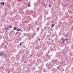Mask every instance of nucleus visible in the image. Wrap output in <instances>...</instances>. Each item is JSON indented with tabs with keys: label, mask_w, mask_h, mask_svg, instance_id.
<instances>
[{
	"label": "nucleus",
	"mask_w": 73,
	"mask_h": 73,
	"mask_svg": "<svg viewBox=\"0 0 73 73\" xmlns=\"http://www.w3.org/2000/svg\"><path fill=\"white\" fill-rule=\"evenodd\" d=\"M41 4H42V5H43V6H45V3L43 1L42 2Z\"/></svg>",
	"instance_id": "obj_1"
},
{
	"label": "nucleus",
	"mask_w": 73,
	"mask_h": 73,
	"mask_svg": "<svg viewBox=\"0 0 73 73\" xmlns=\"http://www.w3.org/2000/svg\"><path fill=\"white\" fill-rule=\"evenodd\" d=\"M1 5H4V2H2V3H1Z\"/></svg>",
	"instance_id": "obj_2"
},
{
	"label": "nucleus",
	"mask_w": 73,
	"mask_h": 73,
	"mask_svg": "<svg viewBox=\"0 0 73 73\" xmlns=\"http://www.w3.org/2000/svg\"><path fill=\"white\" fill-rule=\"evenodd\" d=\"M14 28V30H16L17 29V28L16 27H13Z\"/></svg>",
	"instance_id": "obj_3"
},
{
	"label": "nucleus",
	"mask_w": 73,
	"mask_h": 73,
	"mask_svg": "<svg viewBox=\"0 0 73 73\" xmlns=\"http://www.w3.org/2000/svg\"><path fill=\"white\" fill-rule=\"evenodd\" d=\"M9 28H12V25H10V26L8 27Z\"/></svg>",
	"instance_id": "obj_4"
},
{
	"label": "nucleus",
	"mask_w": 73,
	"mask_h": 73,
	"mask_svg": "<svg viewBox=\"0 0 73 73\" xmlns=\"http://www.w3.org/2000/svg\"><path fill=\"white\" fill-rule=\"evenodd\" d=\"M29 6H31V5H30V2H29L28 3Z\"/></svg>",
	"instance_id": "obj_5"
},
{
	"label": "nucleus",
	"mask_w": 73,
	"mask_h": 73,
	"mask_svg": "<svg viewBox=\"0 0 73 73\" xmlns=\"http://www.w3.org/2000/svg\"><path fill=\"white\" fill-rule=\"evenodd\" d=\"M48 7H49V8H50V7H52V6H51V5H50L49 4L48 5Z\"/></svg>",
	"instance_id": "obj_6"
},
{
	"label": "nucleus",
	"mask_w": 73,
	"mask_h": 73,
	"mask_svg": "<svg viewBox=\"0 0 73 73\" xmlns=\"http://www.w3.org/2000/svg\"><path fill=\"white\" fill-rule=\"evenodd\" d=\"M0 56H2V54H3V53H2L1 52H0Z\"/></svg>",
	"instance_id": "obj_7"
},
{
	"label": "nucleus",
	"mask_w": 73,
	"mask_h": 73,
	"mask_svg": "<svg viewBox=\"0 0 73 73\" xmlns=\"http://www.w3.org/2000/svg\"><path fill=\"white\" fill-rule=\"evenodd\" d=\"M17 31H18V32L20 31V30L18 29H17Z\"/></svg>",
	"instance_id": "obj_8"
},
{
	"label": "nucleus",
	"mask_w": 73,
	"mask_h": 73,
	"mask_svg": "<svg viewBox=\"0 0 73 73\" xmlns=\"http://www.w3.org/2000/svg\"><path fill=\"white\" fill-rule=\"evenodd\" d=\"M54 27V24H52V27Z\"/></svg>",
	"instance_id": "obj_9"
},
{
	"label": "nucleus",
	"mask_w": 73,
	"mask_h": 73,
	"mask_svg": "<svg viewBox=\"0 0 73 73\" xmlns=\"http://www.w3.org/2000/svg\"><path fill=\"white\" fill-rule=\"evenodd\" d=\"M7 29H6L7 30H9V28H8V27H7Z\"/></svg>",
	"instance_id": "obj_10"
},
{
	"label": "nucleus",
	"mask_w": 73,
	"mask_h": 73,
	"mask_svg": "<svg viewBox=\"0 0 73 73\" xmlns=\"http://www.w3.org/2000/svg\"><path fill=\"white\" fill-rule=\"evenodd\" d=\"M61 40H62V41H64V40H65V39H62V38H61Z\"/></svg>",
	"instance_id": "obj_11"
},
{
	"label": "nucleus",
	"mask_w": 73,
	"mask_h": 73,
	"mask_svg": "<svg viewBox=\"0 0 73 73\" xmlns=\"http://www.w3.org/2000/svg\"><path fill=\"white\" fill-rule=\"evenodd\" d=\"M39 61H40V60H37V62L38 63L39 62Z\"/></svg>",
	"instance_id": "obj_12"
},
{
	"label": "nucleus",
	"mask_w": 73,
	"mask_h": 73,
	"mask_svg": "<svg viewBox=\"0 0 73 73\" xmlns=\"http://www.w3.org/2000/svg\"><path fill=\"white\" fill-rule=\"evenodd\" d=\"M31 13H33V10H31Z\"/></svg>",
	"instance_id": "obj_13"
},
{
	"label": "nucleus",
	"mask_w": 73,
	"mask_h": 73,
	"mask_svg": "<svg viewBox=\"0 0 73 73\" xmlns=\"http://www.w3.org/2000/svg\"><path fill=\"white\" fill-rule=\"evenodd\" d=\"M65 41H67V40H68V39H65Z\"/></svg>",
	"instance_id": "obj_14"
},
{
	"label": "nucleus",
	"mask_w": 73,
	"mask_h": 73,
	"mask_svg": "<svg viewBox=\"0 0 73 73\" xmlns=\"http://www.w3.org/2000/svg\"><path fill=\"white\" fill-rule=\"evenodd\" d=\"M23 42H21L20 44H23Z\"/></svg>",
	"instance_id": "obj_15"
},
{
	"label": "nucleus",
	"mask_w": 73,
	"mask_h": 73,
	"mask_svg": "<svg viewBox=\"0 0 73 73\" xmlns=\"http://www.w3.org/2000/svg\"><path fill=\"white\" fill-rule=\"evenodd\" d=\"M40 0H38V3H39V2H40Z\"/></svg>",
	"instance_id": "obj_16"
},
{
	"label": "nucleus",
	"mask_w": 73,
	"mask_h": 73,
	"mask_svg": "<svg viewBox=\"0 0 73 73\" xmlns=\"http://www.w3.org/2000/svg\"><path fill=\"white\" fill-rule=\"evenodd\" d=\"M38 47H37L36 48V49H39V48H38Z\"/></svg>",
	"instance_id": "obj_17"
},
{
	"label": "nucleus",
	"mask_w": 73,
	"mask_h": 73,
	"mask_svg": "<svg viewBox=\"0 0 73 73\" xmlns=\"http://www.w3.org/2000/svg\"><path fill=\"white\" fill-rule=\"evenodd\" d=\"M5 30L7 32H8V31H7V29H5Z\"/></svg>",
	"instance_id": "obj_18"
},
{
	"label": "nucleus",
	"mask_w": 73,
	"mask_h": 73,
	"mask_svg": "<svg viewBox=\"0 0 73 73\" xmlns=\"http://www.w3.org/2000/svg\"><path fill=\"white\" fill-rule=\"evenodd\" d=\"M20 46H21L22 44L21 43H20Z\"/></svg>",
	"instance_id": "obj_19"
},
{
	"label": "nucleus",
	"mask_w": 73,
	"mask_h": 73,
	"mask_svg": "<svg viewBox=\"0 0 73 73\" xmlns=\"http://www.w3.org/2000/svg\"><path fill=\"white\" fill-rule=\"evenodd\" d=\"M66 37H67V36H68V35H66Z\"/></svg>",
	"instance_id": "obj_20"
},
{
	"label": "nucleus",
	"mask_w": 73,
	"mask_h": 73,
	"mask_svg": "<svg viewBox=\"0 0 73 73\" xmlns=\"http://www.w3.org/2000/svg\"><path fill=\"white\" fill-rule=\"evenodd\" d=\"M47 65H49V64H47L46 65V66H47Z\"/></svg>",
	"instance_id": "obj_21"
},
{
	"label": "nucleus",
	"mask_w": 73,
	"mask_h": 73,
	"mask_svg": "<svg viewBox=\"0 0 73 73\" xmlns=\"http://www.w3.org/2000/svg\"><path fill=\"white\" fill-rule=\"evenodd\" d=\"M69 17H67V18H69Z\"/></svg>",
	"instance_id": "obj_22"
},
{
	"label": "nucleus",
	"mask_w": 73,
	"mask_h": 73,
	"mask_svg": "<svg viewBox=\"0 0 73 73\" xmlns=\"http://www.w3.org/2000/svg\"><path fill=\"white\" fill-rule=\"evenodd\" d=\"M25 47H26L25 46H23V48H25Z\"/></svg>",
	"instance_id": "obj_23"
},
{
	"label": "nucleus",
	"mask_w": 73,
	"mask_h": 73,
	"mask_svg": "<svg viewBox=\"0 0 73 73\" xmlns=\"http://www.w3.org/2000/svg\"><path fill=\"white\" fill-rule=\"evenodd\" d=\"M5 25H6L5 24L4 25V26H5Z\"/></svg>",
	"instance_id": "obj_24"
},
{
	"label": "nucleus",
	"mask_w": 73,
	"mask_h": 73,
	"mask_svg": "<svg viewBox=\"0 0 73 73\" xmlns=\"http://www.w3.org/2000/svg\"><path fill=\"white\" fill-rule=\"evenodd\" d=\"M11 72V71H9V72H8V73H10Z\"/></svg>",
	"instance_id": "obj_25"
},
{
	"label": "nucleus",
	"mask_w": 73,
	"mask_h": 73,
	"mask_svg": "<svg viewBox=\"0 0 73 73\" xmlns=\"http://www.w3.org/2000/svg\"><path fill=\"white\" fill-rule=\"evenodd\" d=\"M37 30H38V31H39V29H37Z\"/></svg>",
	"instance_id": "obj_26"
},
{
	"label": "nucleus",
	"mask_w": 73,
	"mask_h": 73,
	"mask_svg": "<svg viewBox=\"0 0 73 73\" xmlns=\"http://www.w3.org/2000/svg\"><path fill=\"white\" fill-rule=\"evenodd\" d=\"M63 41V43H65V42H64V41Z\"/></svg>",
	"instance_id": "obj_27"
},
{
	"label": "nucleus",
	"mask_w": 73,
	"mask_h": 73,
	"mask_svg": "<svg viewBox=\"0 0 73 73\" xmlns=\"http://www.w3.org/2000/svg\"><path fill=\"white\" fill-rule=\"evenodd\" d=\"M26 49L27 50H28V48H26Z\"/></svg>",
	"instance_id": "obj_28"
},
{
	"label": "nucleus",
	"mask_w": 73,
	"mask_h": 73,
	"mask_svg": "<svg viewBox=\"0 0 73 73\" xmlns=\"http://www.w3.org/2000/svg\"><path fill=\"white\" fill-rule=\"evenodd\" d=\"M20 31H21V30H20Z\"/></svg>",
	"instance_id": "obj_29"
},
{
	"label": "nucleus",
	"mask_w": 73,
	"mask_h": 73,
	"mask_svg": "<svg viewBox=\"0 0 73 73\" xmlns=\"http://www.w3.org/2000/svg\"><path fill=\"white\" fill-rule=\"evenodd\" d=\"M48 52L49 53V51H48Z\"/></svg>",
	"instance_id": "obj_30"
},
{
	"label": "nucleus",
	"mask_w": 73,
	"mask_h": 73,
	"mask_svg": "<svg viewBox=\"0 0 73 73\" xmlns=\"http://www.w3.org/2000/svg\"><path fill=\"white\" fill-rule=\"evenodd\" d=\"M65 35H66V34H65Z\"/></svg>",
	"instance_id": "obj_31"
},
{
	"label": "nucleus",
	"mask_w": 73,
	"mask_h": 73,
	"mask_svg": "<svg viewBox=\"0 0 73 73\" xmlns=\"http://www.w3.org/2000/svg\"><path fill=\"white\" fill-rule=\"evenodd\" d=\"M48 67V66H47V67Z\"/></svg>",
	"instance_id": "obj_32"
},
{
	"label": "nucleus",
	"mask_w": 73,
	"mask_h": 73,
	"mask_svg": "<svg viewBox=\"0 0 73 73\" xmlns=\"http://www.w3.org/2000/svg\"><path fill=\"white\" fill-rule=\"evenodd\" d=\"M30 19H31V18H30Z\"/></svg>",
	"instance_id": "obj_33"
},
{
	"label": "nucleus",
	"mask_w": 73,
	"mask_h": 73,
	"mask_svg": "<svg viewBox=\"0 0 73 73\" xmlns=\"http://www.w3.org/2000/svg\"><path fill=\"white\" fill-rule=\"evenodd\" d=\"M14 31V30H13V32Z\"/></svg>",
	"instance_id": "obj_34"
},
{
	"label": "nucleus",
	"mask_w": 73,
	"mask_h": 73,
	"mask_svg": "<svg viewBox=\"0 0 73 73\" xmlns=\"http://www.w3.org/2000/svg\"><path fill=\"white\" fill-rule=\"evenodd\" d=\"M30 37H31V36Z\"/></svg>",
	"instance_id": "obj_35"
}]
</instances>
